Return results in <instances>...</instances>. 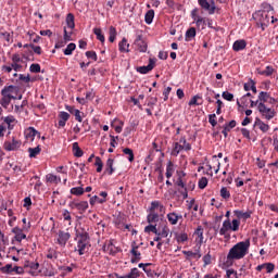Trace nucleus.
I'll return each instance as SVG.
<instances>
[{
	"instance_id": "obj_1",
	"label": "nucleus",
	"mask_w": 278,
	"mask_h": 278,
	"mask_svg": "<svg viewBox=\"0 0 278 278\" xmlns=\"http://www.w3.org/2000/svg\"><path fill=\"white\" fill-rule=\"evenodd\" d=\"M249 247H251V241L249 239L236 243L227 254V266H232L233 262H236L237 260H243V257H245L249 253Z\"/></svg>"
},
{
	"instance_id": "obj_2",
	"label": "nucleus",
	"mask_w": 278,
	"mask_h": 278,
	"mask_svg": "<svg viewBox=\"0 0 278 278\" xmlns=\"http://www.w3.org/2000/svg\"><path fill=\"white\" fill-rule=\"evenodd\" d=\"M253 21L256 23V27L262 31H266L268 25H270V15L262 10L256 11L252 15Z\"/></svg>"
},
{
	"instance_id": "obj_3",
	"label": "nucleus",
	"mask_w": 278,
	"mask_h": 278,
	"mask_svg": "<svg viewBox=\"0 0 278 278\" xmlns=\"http://www.w3.org/2000/svg\"><path fill=\"white\" fill-rule=\"evenodd\" d=\"M240 229V219H225L223 226L219 229V235L224 238H230L229 231H238Z\"/></svg>"
},
{
	"instance_id": "obj_4",
	"label": "nucleus",
	"mask_w": 278,
	"mask_h": 278,
	"mask_svg": "<svg viewBox=\"0 0 278 278\" xmlns=\"http://www.w3.org/2000/svg\"><path fill=\"white\" fill-rule=\"evenodd\" d=\"M275 105L271 104V106H267L266 104H264V102H258L257 105V110L260 112V114H262V116L264 118H266V121H273V118H275Z\"/></svg>"
},
{
	"instance_id": "obj_5",
	"label": "nucleus",
	"mask_w": 278,
	"mask_h": 278,
	"mask_svg": "<svg viewBox=\"0 0 278 278\" xmlns=\"http://www.w3.org/2000/svg\"><path fill=\"white\" fill-rule=\"evenodd\" d=\"M198 4L204 12H207V14L212 15L216 12V2L214 0L207 1V0H198Z\"/></svg>"
},
{
	"instance_id": "obj_6",
	"label": "nucleus",
	"mask_w": 278,
	"mask_h": 278,
	"mask_svg": "<svg viewBox=\"0 0 278 278\" xmlns=\"http://www.w3.org/2000/svg\"><path fill=\"white\" fill-rule=\"evenodd\" d=\"M258 101H261V103H268L269 105H275V108L278 106V100L270 97V93L266 92V91H261L258 94Z\"/></svg>"
},
{
	"instance_id": "obj_7",
	"label": "nucleus",
	"mask_w": 278,
	"mask_h": 278,
	"mask_svg": "<svg viewBox=\"0 0 278 278\" xmlns=\"http://www.w3.org/2000/svg\"><path fill=\"white\" fill-rule=\"evenodd\" d=\"M135 46L137 47L139 53H147V49H149V45L144 38H142V34L136 36Z\"/></svg>"
},
{
	"instance_id": "obj_8",
	"label": "nucleus",
	"mask_w": 278,
	"mask_h": 278,
	"mask_svg": "<svg viewBox=\"0 0 278 278\" xmlns=\"http://www.w3.org/2000/svg\"><path fill=\"white\" fill-rule=\"evenodd\" d=\"M70 207L72 210H78V212H80V214H84V212H86V210H88V201H72L70 202Z\"/></svg>"
},
{
	"instance_id": "obj_9",
	"label": "nucleus",
	"mask_w": 278,
	"mask_h": 278,
	"mask_svg": "<svg viewBox=\"0 0 278 278\" xmlns=\"http://www.w3.org/2000/svg\"><path fill=\"white\" fill-rule=\"evenodd\" d=\"M68 240H71V232L60 230L56 239L58 244H60V247H66V242H68Z\"/></svg>"
},
{
	"instance_id": "obj_10",
	"label": "nucleus",
	"mask_w": 278,
	"mask_h": 278,
	"mask_svg": "<svg viewBox=\"0 0 278 278\" xmlns=\"http://www.w3.org/2000/svg\"><path fill=\"white\" fill-rule=\"evenodd\" d=\"M153 68H155V59H149L148 65L137 67V73H140L141 75H147V73H151Z\"/></svg>"
},
{
	"instance_id": "obj_11",
	"label": "nucleus",
	"mask_w": 278,
	"mask_h": 278,
	"mask_svg": "<svg viewBox=\"0 0 278 278\" xmlns=\"http://www.w3.org/2000/svg\"><path fill=\"white\" fill-rule=\"evenodd\" d=\"M17 149H21V141L16 140V138L13 137L12 141L4 142L5 151H17Z\"/></svg>"
},
{
	"instance_id": "obj_12",
	"label": "nucleus",
	"mask_w": 278,
	"mask_h": 278,
	"mask_svg": "<svg viewBox=\"0 0 278 278\" xmlns=\"http://www.w3.org/2000/svg\"><path fill=\"white\" fill-rule=\"evenodd\" d=\"M65 110H67L70 114H73V116H75V121H77L78 123H81V121H84V118L81 117L84 116V113L79 111V109H75L74 106L66 105Z\"/></svg>"
},
{
	"instance_id": "obj_13",
	"label": "nucleus",
	"mask_w": 278,
	"mask_h": 278,
	"mask_svg": "<svg viewBox=\"0 0 278 278\" xmlns=\"http://www.w3.org/2000/svg\"><path fill=\"white\" fill-rule=\"evenodd\" d=\"M236 125H237V123L235 119H232L229 123H226L224 125V129L222 130L224 138H227V136H229V131H231V129H233V127H236Z\"/></svg>"
},
{
	"instance_id": "obj_14",
	"label": "nucleus",
	"mask_w": 278,
	"mask_h": 278,
	"mask_svg": "<svg viewBox=\"0 0 278 278\" xmlns=\"http://www.w3.org/2000/svg\"><path fill=\"white\" fill-rule=\"evenodd\" d=\"M254 127H258V129H261V131H263V134H266V131H268V129H270V126H268V124H266L262 119H260V117L255 118Z\"/></svg>"
},
{
	"instance_id": "obj_15",
	"label": "nucleus",
	"mask_w": 278,
	"mask_h": 278,
	"mask_svg": "<svg viewBox=\"0 0 278 278\" xmlns=\"http://www.w3.org/2000/svg\"><path fill=\"white\" fill-rule=\"evenodd\" d=\"M90 249V243H77L75 251L78 252V255H86Z\"/></svg>"
},
{
	"instance_id": "obj_16",
	"label": "nucleus",
	"mask_w": 278,
	"mask_h": 278,
	"mask_svg": "<svg viewBox=\"0 0 278 278\" xmlns=\"http://www.w3.org/2000/svg\"><path fill=\"white\" fill-rule=\"evenodd\" d=\"M18 90V87L10 85V86H4L3 89L1 90V96L2 97H10L13 92H16Z\"/></svg>"
},
{
	"instance_id": "obj_17",
	"label": "nucleus",
	"mask_w": 278,
	"mask_h": 278,
	"mask_svg": "<svg viewBox=\"0 0 278 278\" xmlns=\"http://www.w3.org/2000/svg\"><path fill=\"white\" fill-rule=\"evenodd\" d=\"M233 51H243L247 49V41L244 39L236 40L232 45Z\"/></svg>"
},
{
	"instance_id": "obj_18",
	"label": "nucleus",
	"mask_w": 278,
	"mask_h": 278,
	"mask_svg": "<svg viewBox=\"0 0 278 278\" xmlns=\"http://www.w3.org/2000/svg\"><path fill=\"white\" fill-rule=\"evenodd\" d=\"M140 277V270L136 267L130 269V273L125 276H118L116 275V278H138Z\"/></svg>"
},
{
	"instance_id": "obj_19",
	"label": "nucleus",
	"mask_w": 278,
	"mask_h": 278,
	"mask_svg": "<svg viewBox=\"0 0 278 278\" xmlns=\"http://www.w3.org/2000/svg\"><path fill=\"white\" fill-rule=\"evenodd\" d=\"M194 23L198 29H205V27H207V17L200 16L194 21Z\"/></svg>"
},
{
	"instance_id": "obj_20",
	"label": "nucleus",
	"mask_w": 278,
	"mask_h": 278,
	"mask_svg": "<svg viewBox=\"0 0 278 278\" xmlns=\"http://www.w3.org/2000/svg\"><path fill=\"white\" fill-rule=\"evenodd\" d=\"M118 49L121 53H129V43L127 42V38H123L118 43Z\"/></svg>"
},
{
	"instance_id": "obj_21",
	"label": "nucleus",
	"mask_w": 278,
	"mask_h": 278,
	"mask_svg": "<svg viewBox=\"0 0 278 278\" xmlns=\"http://www.w3.org/2000/svg\"><path fill=\"white\" fill-rule=\"evenodd\" d=\"M181 151H184V146H181V143L179 142H175L170 152V155H173V157H177V155H179V153H181Z\"/></svg>"
},
{
	"instance_id": "obj_22",
	"label": "nucleus",
	"mask_w": 278,
	"mask_h": 278,
	"mask_svg": "<svg viewBox=\"0 0 278 278\" xmlns=\"http://www.w3.org/2000/svg\"><path fill=\"white\" fill-rule=\"evenodd\" d=\"M192 38H197V28H194V27L189 28L185 34L186 42H190V40H192Z\"/></svg>"
},
{
	"instance_id": "obj_23",
	"label": "nucleus",
	"mask_w": 278,
	"mask_h": 278,
	"mask_svg": "<svg viewBox=\"0 0 278 278\" xmlns=\"http://www.w3.org/2000/svg\"><path fill=\"white\" fill-rule=\"evenodd\" d=\"M147 220L149 224L159 223L160 222V214L150 211V214L147 216Z\"/></svg>"
},
{
	"instance_id": "obj_24",
	"label": "nucleus",
	"mask_w": 278,
	"mask_h": 278,
	"mask_svg": "<svg viewBox=\"0 0 278 278\" xmlns=\"http://www.w3.org/2000/svg\"><path fill=\"white\" fill-rule=\"evenodd\" d=\"M114 170V159H108L105 165V173H108V175H113Z\"/></svg>"
},
{
	"instance_id": "obj_25",
	"label": "nucleus",
	"mask_w": 278,
	"mask_h": 278,
	"mask_svg": "<svg viewBox=\"0 0 278 278\" xmlns=\"http://www.w3.org/2000/svg\"><path fill=\"white\" fill-rule=\"evenodd\" d=\"M73 153H74L75 157H83L84 150L81 148H79V143L78 142H74L73 143Z\"/></svg>"
},
{
	"instance_id": "obj_26",
	"label": "nucleus",
	"mask_w": 278,
	"mask_h": 278,
	"mask_svg": "<svg viewBox=\"0 0 278 278\" xmlns=\"http://www.w3.org/2000/svg\"><path fill=\"white\" fill-rule=\"evenodd\" d=\"M167 220L169 225H177V223H179V217L177 216V213L172 212L167 214Z\"/></svg>"
},
{
	"instance_id": "obj_27",
	"label": "nucleus",
	"mask_w": 278,
	"mask_h": 278,
	"mask_svg": "<svg viewBox=\"0 0 278 278\" xmlns=\"http://www.w3.org/2000/svg\"><path fill=\"white\" fill-rule=\"evenodd\" d=\"M66 25L70 29H75V15L73 13L67 14Z\"/></svg>"
},
{
	"instance_id": "obj_28",
	"label": "nucleus",
	"mask_w": 278,
	"mask_h": 278,
	"mask_svg": "<svg viewBox=\"0 0 278 278\" xmlns=\"http://www.w3.org/2000/svg\"><path fill=\"white\" fill-rule=\"evenodd\" d=\"M153 18H155V11L149 10L144 15L147 25H151V23H153Z\"/></svg>"
},
{
	"instance_id": "obj_29",
	"label": "nucleus",
	"mask_w": 278,
	"mask_h": 278,
	"mask_svg": "<svg viewBox=\"0 0 278 278\" xmlns=\"http://www.w3.org/2000/svg\"><path fill=\"white\" fill-rule=\"evenodd\" d=\"M46 179L49 184H60V181H62V178H60L53 174H48L46 176Z\"/></svg>"
},
{
	"instance_id": "obj_30",
	"label": "nucleus",
	"mask_w": 278,
	"mask_h": 278,
	"mask_svg": "<svg viewBox=\"0 0 278 278\" xmlns=\"http://www.w3.org/2000/svg\"><path fill=\"white\" fill-rule=\"evenodd\" d=\"M130 253L134 255L137 260H142V254L138 251V245H136V242L131 245Z\"/></svg>"
},
{
	"instance_id": "obj_31",
	"label": "nucleus",
	"mask_w": 278,
	"mask_h": 278,
	"mask_svg": "<svg viewBox=\"0 0 278 278\" xmlns=\"http://www.w3.org/2000/svg\"><path fill=\"white\" fill-rule=\"evenodd\" d=\"M157 225L150 224L144 227V233H155L157 236Z\"/></svg>"
},
{
	"instance_id": "obj_32",
	"label": "nucleus",
	"mask_w": 278,
	"mask_h": 278,
	"mask_svg": "<svg viewBox=\"0 0 278 278\" xmlns=\"http://www.w3.org/2000/svg\"><path fill=\"white\" fill-rule=\"evenodd\" d=\"M25 268H30V270H38L40 264L31 261H26L24 264Z\"/></svg>"
},
{
	"instance_id": "obj_33",
	"label": "nucleus",
	"mask_w": 278,
	"mask_h": 278,
	"mask_svg": "<svg viewBox=\"0 0 278 278\" xmlns=\"http://www.w3.org/2000/svg\"><path fill=\"white\" fill-rule=\"evenodd\" d=\"M93 34L97 36V40H100L102 43L105 42V36L101 28H93Z\"/></svg>"
},
{
	"instance_id": "obj_34",
	"label": "nucleus",
	"mask_w": 278,
	"mask_h": 278,
	"mask_svg": "<svg viewBox=\"0 0 278 278\" xmlns=\"http://www.w3.org/2000/svg\"><path fill=\"white\" fill-rule=\"evenodd\" d=\"M77 49V46L75 43H70L67 45L66 49L63 50L64 55H73V51Z\"/></svg>"
},
{
	"instance_id": "obj_35",
	"label": "nucleus",
	"mask_w": 278,
	"mask_h": 278,
	"mask_svg": "<svg viewBox=\"0 0 278 278\" xmlns=\"http://www.w3.org/2000/svg\"><path fill=\"white\" fill-rule=\"evenodd\" d=\"M123 153L124 155H128L127 157L128 162H134L135 160L134 150H131L130 148H125L123 149Z\"/></svg>"
},
{
	"instance_id": "obj_36",
	"label": "nucleus",
	"mask_w": 278,
	"mask_h": 278,
	"mask_svg": "<svg viewBox=\"0 0 278 278\" xmlns=\"http://www.w3.org/2000/svg\"><path fill=\"white\" fill-rule=\"evenodd\" d=\"M40 146H37L36 148H29L28 149V153H29V157H36L37 155H40Z\"/></svg>"
},
{
	"instance_id": "obj_37",
	"label": "nucleus",
	"mask_w": 278,
	"mask_h": 278,
	"mask_svg": "<svg viewBox=\"0 0 278 278\" xmlns=\"http://www.w3.org/2000/svg\"><path fill=\"white\" fill-rule=\"evenodd\" d=\"M176 240L178 243L188 242V233L186 232L176 233Z\"/></svg>"
},
{
	"instance_id": "obj_38",
	"label": "nucleus",
	"mask_w": 278,
	"mask_h": 278,
	"mask_svg": "<svg viewBox=\"0 0 278 278\" xmlns=\"http://www.w3.org/2000/svg\"><path fill=\"white\" fill-rule=\"evenodd\" d=\"M10 98V96H2V98L0 99V105H2V108H4L5 110H8V106L11 103Z\"/></svg>"
},
{
	"instance_id": "obj_39",
	"label": "nucleus",
	"mask_w": 278,
	"mask_h": 278,
	"mask_svg": "<svg viewBox=\"0 0 278 278\" xmlns=\"http://www.w3.org/2000/svg\"><path fill=\"white\" fill-rule=\"evenodd\" d=\"M38 130H36V128L34 127H28V129L26 130V138H36V136H38Z\"/></svg>"
},
{
	"instance_id": "obj_40",
	"label": "nucleus",
	"mask_w": 278,
	"mask_h": 278,
	"mask_svg": "<svg viewBox=\"0 0 278 278\" xmlns=\"http://www.w3.org/2000/svg\"><path fill=\"white\" fill-rule=\"evenodd\" d=\"M105 201H108V200L101 199L98 195H93L90 198L89 203H90V205H94L96 203H100L102 205V203H105Z\"/></svg>"
},
{
	"instance_id": "obj_41",
	"label": "nucleus",
	"mask_w": 278,
	"mask_h": 278,
	"mask_svg": "<svg viewBox=\"0 0 278 278\" xmlns=\"http://www.w3.org/2000/svg\"><path fill=\"white\" fill-rule=\"evenodd\" d=\"M219 194H220L222 199H225V200L231 199V192H229L227 190V187H222Z\"/></svg>"
},
{
	"instance_id": "obj_42",
	"label": "nucleus",
	"mask_w": 278,
	"mask_h": 278,
	"mask_svg": "<svg viewBox=\"0 0 278 278\" xmlns=\"http://www.w3.org/2000/svg\"><path fill=\"white\" fill-rule=\"evenodd\" d=\"M116 28L114 26H111L109 29V41L114 42L116 40Z\"/></svg>"
},
{
	"instance_id": "obj_43",
	"label": "nucleus",
	"mask_w": 278,
	"mask_h": 278,
	"mask_svg": "<svg viewBox=\"0 0 278 278\" xmlns=\"http://www.w3.org/2000/svg\"><path fill=\"white\" fill-rule=\"evenodd\" d=\"M184 255H187V257H197L198 260H201V254L199 252V250H197V252H192V251H182Z\"/></svg>"
},
{
	"instance_id": "obj_44",
	"label": "nucleus",
	"mask_w": 278,
	"mask_h": 278,
	"mask_svg": "<svg viewBox=\"0 0 278 278\" xmlns=\"http://www.w3.org/2000/svg\"><path fill=\"white\" fill-rule=\"evenodd\" d=\"M84 188L83 187H74L71 189V194H74L75 197H81L84 194Z\"/></svg>"
},
{
	"instance_id": "obj_45",
	"label": "nucleus",
	"mask_w": 278,
	"mask_h": 278,
	"mask_svg": "<svg viewBox=\"0 0 278 278\" xmlns=\"http://www.w3.org/2000/svg\"><path fill=\"white\" fill-rule=\"evenodd\" d=\"M0 270L4 275H10L11 273H14V267H12V264H7L4 267H1Z\"/></svg>"
},
{
	"instance_id": "obj_46",
	"label": "nucleus",
	"mask_w": 278,
	"mask_h": 278,
	"mask_svg": "<svg viewBox=\"0 0 278 278\" xmlns=\"http://www.w3.org/2000/svg\"><path fill=\"white\" fill-rule=\"evenodd\" d=\"M262 12H264L266 14V12H275V8H273V5H270V3L268 2H263L262 4Z\"/></svg>"
},
{
	"instance_id": "obj_47",
	"label": "nucleus",
	"mask_w": 278,
	"mask_h": 278,
	"mask_svg": "<svg viewBox=\"0 0 278 278\" xmlns=\"http://www.w3.org/2000/svg\"><path fill=\"white\" fill-rule=\"evenodd\" d=\"M168 233H170V228H168V226H164L162 231H159L156 236H161V238H168Z\"/></svg>"
},
{
	"instance_id": "obj_48",
	"label": "nucleus",
	"mask_w": 278,
	"mask_h": 278,
	"mask_svg": "<svg viewBox=\"0 0 278 278\" xmlns=\"http://www.w3.org/2000/svg\"><path fill=\"white\" fill-rule=\"evenodd\" d=\"M199 99H201V96H193L189 101V105H203V102H199Z\"/></svg>"
},
{
	"instance_id": "obj_49",
	"label": "nucleus",
	"mask_w": 278,
	"mask_h": 278,
	"mask_svg": "<svg viewBox=\"0 0 278 278\" xmlns=\"http://www.w3.org/2000/svg\"><path fill=\"white\" fill-rule=\"evenodd\" d=\"M207 92L205 93V99L208 103H214V100H212V97H214L215 94V91L210 89V88H206Z\"/></svg>"
},
{
	"instance_id": "obj_50",
	"label": "nucleus",
	"mask_w": 278,
	"mask_h": 278,
	"mask_svg": "<svg viewBox=\"0 0 278 278\" xmlns=\"http://www.w3.org/2000/svg\"><path fill=\"white\" fill-rule=\"evenodd\" d=\"M226 278H238V271H236L233 268L227 269Z\"/></svg>"
},
{
	"instance_id": "obj_51",
	"label": "nucleus",
	"mask_w": 278,
	"mask_h": 278,
	"mask_svg": "<svg viewBox=\"0 0 278 278\" xmlns=\"http://www.w3.org/2000/svg\"><path fill=\"white\" fill-rule=\"evenodd\" d=\"M94 165L97 166V173H101V170H103V161H101V157H96Z\"/></svg>"
},
{
	"instance_id": "obj_52",
	"label": "nucleus",
	"mask_w": 278,
	"mask_h": 278,
	"mask_svg": "<svg viewBox=\"0 0 278 278\" xmlns=\"http://www.w3.org/2000/svg\"><path fill=\"white\" fill-rule=\"evenodd\" d=\"M198 187L200 190H205V188H207V178L202 177L198 182Z\"/></svg>"
},
{
	"instance_id": "obj_53",
	"label": "nucleus",
	"mask_w": 278,
	"mask_h": 278,
	"mask_svg": "<svg viewBox=\"0 0 278 278\" xmlns=\"http://www.w3.org/2000/svg\"><path fill=\"white\" fill-rule=\"evenodd\" d=\"M48 260H58V251L50 249L47 253Z\"/></svg>"
},
{
	"instance_id": "obj_54",
	"label": "nucleus",
	"mask_w": 278,
	"mask_h": 278,
	"mask_svg": "<svg viewBox=\"0 0 278 278\" xmlns=\"http://www.w3.org/2000/svg\"><path fill=\"white\" fill-rule=\"evenodd\" d=\"M86 236H90L88 233V230H86V228H78L76 230V238H79V237H86Z\"/></svg>"
},
{
	"instance_id": "obj_55",
	"label": "nucleus",
	"mask_w": 278,
	"mask_h": 278,
	"mask_svg": "<svg viewBox=\"0 0 278 278\" xmlns=\"http://www.w3.org/2000/svg\"><path fill=\"white\" fill-rule=\"evenodd\" d=\"M275 73V70L271 66H266L265 71L261 72V75H265L266 77H270Z\"/></svg>"
},
{
	"instance_id": "obj_56",
	"label": "nucleus",
	"mask_w": 278,
	"mask_h": 278,
	"mask_svg": "<svg viewBox=\"0 0 278 278\" xmlns=\"http://www.w3.org/2000/svg\"><path fill=\"white\" fill-rule=\"evenodd\" d=\"M195 236L200 239V242H203V227L198 226V228L194 231Z\"/></svg>"
},
{
	"instance_id": "obj_57",
	"label": "nucleus",
	"mask_w": 278,
	"mask_h": 278,
	"mask_svg": "<svg viewBox=\"0 0 278 278\" xmlns=\"http://www.w3.org/2000/svg\"><path fill=\"white\" fill-rule=\"evenodd\" d=\"M223 99H225L226 101H233V93L229 92V91H224L222 93Z\"/></svg>"
},
{
	"instance_id": "obj_58",
	"label": "nucleus",
	"mask_w": 278,
	"mask_h": 278,
	"mask_svg": "<svg viewBox=\"0 0 278 278\" xmlns=\"http://www.w3.org/2000/svg\"><path fill=\"white\" fill-rule=\"evenodd\" d=\"M77 238V243H90V235L88 236H83V237H76Z\"/></svg>"
},
{
	"instance_id": "obj_59",
	"label": "nucleus",
	"mask_w": 278,
	"mask_h": 278,
	"mask_svg": "<svg viewBox=\"0 0 278 278\" xmlns=\"http://www.w3.org/2000/svg\"><path fill=\"white\" fill-rule=\"evenodd\" d=\"M86 58H88L89 60H93V62H97L98 60L97 52L94 51H87Z\"/></svg>"
},
{
	"instance_id": "obj_60",
	"label": "nucleus",
	"mask_w": 278,
	"mask_h": 278,
	"mask_svg": "<svg viewBox=\"0 0 278 278\" xmlns=\"http://www.w3.org/2000/svg\"><path fill=\"white\" fill-rule=\"evenodd\" d=\"M204 266H210L212 264V254L210 252L203 256Z\"/></svg>"
},
{
	"instance_id": "obj_61",
	"label": "nucleus",
	"mask_w": 278,
	"mask_h": 278,
	"mask_svg": "<svg viewBox=\"0 0 278 278\" xmlns=\"http://www.w3.org/2000/svg\"><path fill=\"white\" fill-rule=\"evenodd\" d=\"M208 123L212 127H216V125H218V122H216V114L208 115Z\"/></svg>"
},
{
	"instance_id": "obj_62",
	"label": "nucleus",
	"mask_w": 278,
	"mask_h": 278,
	"mask_svg": "<svg viewBox=\"0 0 278 278\" xmlns=\"http://www.w3.org/2000/svg\"><path fill=\"white\" fill-rule=\"evenodd\" d=\"M30 73H40V64L33 63L29 67Z\"/></svg>"
},
{
	"instance_id": "obj_63",
	"label": "nucleus",
	"mask_w": 278,
	"mask_h": 278,
	"mask_svg": "<svg viewBox=\"0 0 278 278\" xmlns=\"http://www.w3.org/2000/svg\"><path fill=\"white\" fill-rule=\"evenodd\" d=\"M59 117L61 121H68L71 118V114H68L67 112L61 111L59 114Z\"/></svg>"
},
{
	"instance_id": "obj_64",
	"label": "nucleus",
	"mask_w": 278,
	"mask_h": 278,
	"mask_svg": "<svg viewBox=\"0 0 278 278\" xmlns=\"http://www.w3.org/2000/svg\"><path fill=\"white\" fill-rule=\"evenodd\" d=\"M264 267L267 270V273H273V270H275V264L273 263H265Z\"/></svg>"
}]
</instances>
